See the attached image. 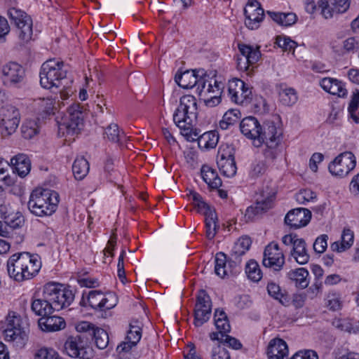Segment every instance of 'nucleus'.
<instances>
[{"mask_svg":"<svg viewBox=\"0 0 359 359\" xmlns=\"http://www.w3.org/2000/svg\"><path fill=\"white\" fill-rule=\"evenodd\" d=\"M43 299H36L32 302V311L41 318L69 306L74 299L71 290L63 285L48 283L43 286Z\"/></svg>","mask_w":359,"mask_h":359,"instance_id":"obj_1","label":"nucleus"},{"mask_svg":"<svg viewBox=\"0 0 359 359\" xmlns=\"http://www.w3.org/2000/svg\"><path fill=\"white\" fill-rule=\"evenodd\" d=\"M251 243L250 237L242 236L234 243L228 259L224 252H217L215 258L216 275L224 278L229 273H236V268L241 264V257L250 249Z\"/></svg>","mask_w":359,"mask_h":359,"instance_id":"obj_2","label":"nucleus"},{"mask_svg":"<svg viewBox=\"0 0 359 359\" xmlns=\"http://www.w3.org/2000/svg\"><path fill=\"white\" fill-rule=\"evenodd\" d=\"M41 267L36 257L28 252L15 253L7 261V271L9 276L16 281L29 280L35 276Z\"/></svg>","mask_w":359,"mask_h":359,"instance_id":"obj_3","label":"nucleus"},{"mask_svg":"<svg viewBox=\"0 0 359 359\" xmlns=\"http://www.w3.org/2000/svg\"><path fill=\"white\" fill-rule=\"evenodd\" d=\"M59 203V194L50 189H34L27 203L29 211L36 216H49L54 213Z\"/></svg>","mask_w":359,"mask_h":359,"instance_id":"obj_4","label":"nucleus"},{"mask_svg":"<svg viewBox=\"0 0 359 359\" xmlns=\"http://www.w3.org/2000/svg\"><path fill=\"white\" fill-rule=\"evenodd\" d=\"M197 102L194 96L185 95L180 98V104L173 114V121L182 130L183 135H189L197 118Z\"/></svg>","mask_w":359,"mask_h":359,"instance_id":"obj_5","label":"nucleus"},{"mask_svg":"<svg viewBox=\"0 0 359 359\" xmlns=\"http://www.w3.org/2000/svg\"><path fill=\"white\" fill-rule=\"evenodd\" d=\"M1 328L4 339L17 348H22L28 341L27 327H22L20 316L14 311H10L2 323Z\"/></svg>","mask_w":359,"mask_h":359,"instance_id":"obj_6","label":"nucleus"},{"mask_svg":"<svg viewBox=\"0 0 359 359\" xmlns=\"http://www.w3.org/2000/svg\"><path fill=\"white\" fill-rule=\"evenodd\" d=\"M62 61L50 59L46 61L41 67L40 83L43 88H59L62 81L67 76V69Z\"/></svg>","mask_w":359,"mask_h":359,"instance_id":"obj_7","label":"nucleus"},{"mask_svg":"<svg viewBox=\"0 0 359 359\" xmlns=\"http://www.w3.org/2000/svg\"><path fill=\"white\" fill-rule=\"evenodd\" d=\"M209 77L203 69L197 70H187L175 76V82L183 88H192L196 87L198 95H204L206 83Z\"/></svg>","mask_w":359,"mask_h":359,"instance_id":"obj_8","label":"nucleus"},{"mask_svg":"<svg viewBox=\"0 0 359 359\" xmlns=\"http://www.w3.org/2000/svg\"><path fill=\"white\" fill-rule=\"evenodd\" d=\"M8 16L11 22L15 25L17 28V33L19 39L23 43H27L32 39L33 30H32V20L23 11L16 8H11L8 11Z\"/></svg>","mask_w":359,"mask_h":359,"instance_id":"obj_9","label":"nucleus"},{"mask_svg":"<svg viewBox=\"0 0 359 359\" xmlns=\"http://www.w3.org/2000/svg\"><path fill=\"white\" fill-rule=\"evenodd\" d=\"M79 104L70 106L67 111V116L59 123V130L62 133L73 135L79 133L83 126V112Z\"/></svg>","mask_w":359,"mask_h":359,"instance_id":"obj_10","label":"nucleus"},{"mask_svg":"<svg viewBox=\"0 0 359 359\" xmlns=\"http://www.w3.org/2000/svg\"><path fill=\"white\" fill-rule=\"evenodd\" d=\"M1 79L4 85L8 88H19L24 83L25 69L15 62H9L1 68Z\"/></svg>","mask_w":359,"mask_h":359,"instance_id":"obj_11","label":"nucleus"},{"mask_svg":"<svg viewBox=\"0 0 359 359\" xmlns=\"http://www.w3.org/2000/svg\"><path fill=\"white\" fill-rule=\"evenodd\" d=\"M88 337L83 334H77L67 338L65 344V349L72 358L88 359L90 356L88 346Z\"/></svg>","mask_w":359,"mask_h":359,"instance_id":"obj_12","label":"nucleus"},{"mask_svg":"<svg viewBox=\"0 0 359 359\" xmlns=\"http://www.w3.org/2000/svg\"><path fill=\"white\" fill-rule=\"evenodd\" d=\"M212 313V302L205 290H201L197 295L194 311V324L201 327L209 320Z\"/></svg>","mask_w":359,"mask_h":359,"instance_id":"obj_13","label":"nucleus"},{"mask_svg":"<svg viewBox=\"0 0 359 359\" xmlns=\"http://www.w3.org/2000/svg\"><path fill=\"white\" fill-rule=\"evenodd\" d=\"M238 48L242 55L237 59V67L241 71L248 72L250 74L253 70V67L250 66L256 64L261 57V53L258 46H253L245 43H238Z\"/></svg>","mask_w":359,"mask_h":359,"instance_id":"obj_14","label":"nucleus"},{"mask_svg":"<svg viewBox=\"0 0 359 359\" xmlns=\"http://www.w3.org/2000/svg\"><path fill=\"white\" fill-rule=\"evenodd\" d=\"M355 156L351 152L346 151L339 154L330 163L328 169L332 175L344 177L355 167Z\"/></svg>","mask_w":359,"mask_h":359,"instance_id":"obj_15","label":"nucleus"},{"mask_svg":"<svg viewBox=\"0 0 359 359\" xmlns=\"http://www.w3.org/2000/svg\"><path fill=\"white\" fill-rule=\"evenodd\" d=\"M276 193L273 190H263L260 196L257 198L255 205L248 207L245 217L246 221L252 220L255 216L262 215L272 208Z\"/></svg>","mask_w":359,"mask_h":359,"instance_id":"obj_16","label":"nucleus"},{"mask_svg":"<svg viewBox=\"0 0 359 359\" xmlns=\"http://www.w3.org/2000/svg\"><path fill=\"white\" fill-rule=\"evenodd\" d=\"M229 95L232 102L241 104H248L252 99L251 88L244 81L233 79L229 83Z\"/></svg>","mask_w":359,"mask_h":359,"instance_id":"obj_17","label":"nucleus"},{"mask_svg":"<svg viewBox=\"0 0 359 359\" xmlns=\"http://www.w3.org/2000/svg\"><path fill=\"white\" fill-rule=\"evenodd\" d=\"M245 15V24L250 29H257L259 27L264 17V9L257 0H249L244 8Z\"/></svg>","mask_w":359,"mask_h":359,"instance_id":"obj_18","label":"nucleus"},{"mask_svg":"<svg viewBox=\"0 0 359 359\" xmlns=\"http://www.w3.org/2000/svg\"><path fill=\"white\" fill-rule=\"evenodd\" d=\"M89 305L95 310L104 311L114 308L117 304L114 294H103L100 290H92L88 295Z\"/></svg>","mask_w":359,"mask_h":359,"instance_id":"obj_19","label":"nucleus"},{"mask_svg":"<svg viewBox=\"0 0 359 359\" xmlns=\"http://www.w3.org/2000/svg\"><path fill=\"white\" fill-rule=\"evenodd\" d=\"M262 264L264 266L272 268L274 271H280L283 268L285 257L277 243H271L265 248Z\"/></svg>","mask_w":359,"mask_h":359,"instance_id":"obj_20","label":"nucleus"},{"mask_svg":"<svg viewBox=\"0 0 359 359\" xmlns=\"http://www.w3.org/2000/svg\"><path fill=\"white\" fill-rule=\"evenodd\" d=\"M259 136L257 137V147L264 143L266 147L275 148L280 142V133L278 131L277 127L272 121H266L261 126Z\"/></svg>","mask_w":359,"mask_h":359,"instance_id":"obj_21","label":"nucleus"},{"mask_svg":"<svg viewBox=\"0 0 359 359\" xmlns=\"http://www.w3.org/2000/svg\"><path fill=\"white\" fill-rule=\"evenodd\" d=\"M142 337L141 323L133 320L130 323V329L128 331L126 341L122 342L116 348L119 353L128 352L133 346H136Z\"/></svg>","mask_w":359,"mask_h":359,"instance_id":"obj_22","label":"nucleus"},{"mask_svg":"<svg viewBox=\"0 0 359 359\" xmlns=\"http://www.w3.org/2000/svg\"><path fill=\"white\" fill-rule=\"evenodd\" d=\"M311 217V211L306 208L293 209L287 212L285 223L293 229H299L307 225Z\"/></svg>","mask_w":359,"mask_h":359,"instance_id":"obj_23","label":"nucleus"},{"mask_svg":"<svg viewBox=\"0 0 359 359\" xmlns=\"http://www.w3.org/2000/svg\"><path fill=\"white\" fill-rule=\"evenodd\" d=\"M351 0H333L330 4L327 1H322L320 6L322 8L321 13L325 18H331L334 13H343L350 6Z\"/></svg>","mask_w":359,"mask_h":359,"instance_id":"obj_24","label":"nucleus"},{"mask_svg":"<svg viewBox=\"0 0 359 359\" xmlns=\"http://www.w3.org/2000/svg\"><path fill=\"white\" fill-rule=\"evenodd\" d=\"M261 126L258 120L253 116L244 118L240 123L241 133L246 137L253 140L255 143L257 142Z\"/></svg>","mask_w":359,"mask_h":359,"instance_id":"obj_25","label":"nucleus"},{"mask_svg":"<svg viewBox=\"0 0 359 359\" xmlns=\"http://www.w3.org/2000/svg\"><path fill=\"white\" fill-rule=\"evenodd\" d=\"M269 359H287L288 348L286 342L281 339H272L268 346Z\"/></svg>","mask_w":359,"mask_h":359,"instance_id":"obj_26","label":"nucleus"},{"mask_svg":"<svg viewBox=\"0 0 359 359\" xmlns=\"http://www.w3.org/2000/svg\"><path fill=\"white\" fill-rule=\"evenodd\" d=\"M8 167L11 166L13 172L21 177L27 176L31 170V163L25 154H18L11 159V163L6 161Z\"/></svg>","mask_w":359,"mask_h":359,"instance_id":"obj_27","label":"nucleus"},{"mask_svg":"<svg viewBox=\"0 0 359 359\" xmlns=\"http://www.w3.org/2000/svg\"><path fill=\"white\" fill-rule=\"evenodd\" d=\"M39 326L43 331L55 332L65 327V322L61 317L57 316H46L41 318L39 321Z\"/></svg>","mask_w":359,"mask_h":359,"instance_id":"obj_28","label":"nucleus"},{"mask_svg":"<svg viewBox=\"0 0 359 359\" xmlns=\"http://www.w3.org/2000/svg\"><path fill=\"white\" fill-rule=\"evenodd\" d=\"M291 255L299 264H305L309 260V255L307 252L306 244L303 238L296 240L291 251Z\"/></svg>","mask_w":359,"mask_h":359,"instance_id":"obj_29","label":"nucleus"},{"mask_svg":"<svg viewBox=\"0 0 359 359\" xmlns=\"http://www.w3.org/2000/svg\"><path fill=\"white\" fill-rule=\"evenodd\" d=\"M287 278L294 283L296 287L304 289L308 287L309 280L308 279L309 271L304 268H299L291 270L287 273Z\"/></svg>","mask_w":359,"mask_h":359,"instance_id":"obj_30","label":"nucleus"},{"mask_svg":"<svg viewBox=\"0 0 359 359\" xmlns=\"http://www.w3.org/2000/svg\"><path fill=\"white\" fill-rule=\"evenodd\" d=\"M202 178L212 189H217L222 186V180L217 172L208 165H203L201 168Z\"/></svg>","mask_w":359,"mask_h":359,"instance_id":"obj_31","label":"nucleus"},{"mask_svg":"<svg viewBox=\"0 0 359 359\" xmlns=\"http://www.w3.org/2000/svg\"><path fill=\"white\" fill-rule=\"evenodd\" d=\"M266 13L274 22L282 26H291L297 21V15L294 13L267 11Z\"/></svg>","mask_w":359,"mask_h":359,"instance_id":"obj_32","label":"nucleus"},{"mask_svg":"<svg viewBox=\"0 0 359 359\" xmlns=\"http://www.w3.org/2000/svg\"><path fill=\"white\" fill-rule=\"evenodd\" d=\"M74 177L78 180H83L89 171V163L83 157H78L72 165Z\"/></svg>","mask_w":359,"mask_h":359,"instance_id":"obj_33","label":"nucleus"},{"mask_svg":"<svg viewBox=\"0 0 359 359\" xmlns=\"http://www.w3.org/2000/svg\"><path fill=\"white\" fill-rule=\"evenodd\" d=\"M219 141V135L216 131H208L203 133L198 139V146L205 149L215 148Z\"/></svg>","mask_w":359,"mask_h":359,"instance_id":"obj_34","label":"nucleus"},{"mask_svg":"<svg viewBox=\"0 0 359 359\" xmlns=\"http://www.w3.org/2000/svg\"><path fill=\"white\" fill-rule=\"evenodd\" d=\"M217 164L224 176L231 177L236 174L237 167L235 158L217 160Z\"/></svg>","mask_w":359,"mask_h":359,"instance_id":"obj_35","label":"nucleus"},{"mask_svg":"<svg viewBox=\"0 0 359 359\" xmlns=\"http://www.w3.org/2000/svg\"><path fill=\"white\" fill-rule=\"evenodd\" d=\"M241 115V111L238 109H233L228 110L220 121L219 127L222 130H227L230 126L238 121Z\"/></svg>","mask_w":359,"mask_h":359,"instance_id":"obj_36","label":"nucleus"},{"mask_svg":"<svg viewBox=\"0 0 359 359\" xmlns=\"http://www.w3.org/2000/svg\"><path fill=\"white\" fill-rule=\"evenodd\" d=\"M204 95H199L200 98L203 100L205 104L208 107H214L220 102V97L218 95H211L212 93H215L213 90L212 81H209L206 83Z\"/></svg>","mask_w":359,"mask_h":359,"instance_id":"obj_37","label":"nucleus"},{"mask_svg":"<svg viewBox=\"0 0 359 359\" xmlns=\"http://www.w3.org/2000/svg\"><path fill=\"white\" fill-rule=\"evenodd\" d=\"M245 273L249 279L258 282L262 277V273L258 263L254 260L249 261L245 266Z\"/></svg>","mask_w":359,"mask_h":359,"instance_id":"obj_38","label":"nucleus"},{"mask_svg":"<svg viewBox=\"0 0 359 359\" xmlns=\"http://www.w3.org/2000/svg\"><path fill=\"white\" fill-rule=\"evenodd\" d=\"M92 336L94 338L96 346L99 349H104L109 344V335L104 330L96 327L95 330H93Z\"/></svg>","mask_w":359,"mask_h":359,"instance_id":"obj_39","label":"nucleus"},{"mask_svg":"<svg viewBox=\"0 0 359 359\" xmlns=\"http://www.w3.org/2000/svg\"><path fill=\"white\" fill-rule=\"evenodd\" d=\"M359 90L353 92L350 101L348 111L351 118L355 122L359 123Z\"/></svg>","mask_w":359,"mask_h":359,"instance_id":"obj_40","label":"nucleus"},{"mask_svg":"<svg viewBox=\"0 0 359 359\" xmlns=\"http://www.w3.org/2000/svg\"><path fill=\"white\" fill-rule=\"evenodd\" d=\"M22 135L25 139H31L39 131L37 123L34 120H27L21 127Z\"/></svg>","mask_w":359,"mask_h":359,"instance_id":"obj_41","label":"nucleus"},{"mask_svg":"<svg viewBox=\"0 0 359 359\" xmlns=\"http://www.w3.org/2000/svg\"><path fill=\"white\" fill-rule=\"evenodd\" d=\"M20 121L0 120V130L3 137H8L14 133L18 127Z\"/></svg>","mask_w":359,"mask_h":359,"instance_id":"obj_42","label":"nucleus"},{"mask_svg":"<svg viewBox=\"0 0 359 359\" xmlns=\"http://www.w3.org/2000/svg\"><path fill=\"white\" fill-rule=\"evenodd\" d=\"M280 102L285 106H291L297 101V96L294 89L286 88L279 93Z\"/></svg>","mask_w":359,"mask_h":359,"instance_id":"obj_43","label":"nucleus"},{"mask_svg":"<svg viewBox=\"0 0 359 359\" xmlns=\"http://www.w3.org/2000/svg\"><path fill=\"white\" fill-rule=\"evenodd\" d=\"M217 217L216 213H209L205 217L206 236L208 239H212L216 234Z\"/></svg>","mask_w":359,"mask_h":359,"instance_id":"obj_44","label":"nucleus"},{"mask_svg":"<svg viewBox=\"0 0 359 359\" xmlns=\"http://www.w3.org/2000/svg\"><path fill=\"white\" fill-rule=\"evenodd\" d=\"M104 137L112 142L118 143L121 140L122 135L120 133L119 128L116 123L109 124L104 133Z\"/></svg>","mask_w":359,"mask_h":359,"instance_id":"obj_45","label":"nucleus"},{"mask_svg":"<svg viewBox=\"0 0 359 359\" xmlns=\"http://www.w3.org/2000/svg\"><path fill=\"white\" fill-rule=\"evenodd\" d=\"M1 119L3 120H18L20 121V113L18 109L13 105L3 107L0 112Z\"/></svg>","mask_w":359,"mask_h":359,"instance_id":"obj_46","label":"nucleus"},{"mask_svg":"<svg viewBox=\"0 0 359 359\" xmlns=\"http://www.w3.org/2000/svg\"><path fill=\"white\" fill-rule=\"evenodd\" d=\"M235 148L232 144H222L218 150L217 160L235 158Z\"/></svg>","mask_w":359,"mask_h":359,"instance_id":"obj_47","label":"nucleus"},{"mask_svg":"<svg viewBox=\"0 0 359 359\" xmlns=\"http://www.w3.org/2000/svg\"><path fill=\"white\" fill-rule=\"evenodd\" d=\"M34 359H61L53 348H41L35 353Z\"/></svg>","mask_w":359,"mask_h":359,"instance_id":"obj_48","label":"nucleus"},{"mask_svg":"<svg viewBox=\"0 0 359 359\" xmlns=\"http://www.w3.org/2000/svg\"><path fill=\"white\" fill-rule=\"evenodd\" d=\"M328 236L323 234L318 236L313 243V250L316 252L321 254L323 253L327 247Z\"/></svg>","mask_w":359,"mask_h":359,"instance_id":"obj_49","label":"nucleus"},{"mask_svg":"<svg viewBox=\"0 0 359 359\" xmlns=\"http://www.w3.org/2000/svg\"><path fill=\"white\" fill-rule=\"evenodd\" d=\"M316 198V194L311 190L305 189L299 191L296 195V200L298 203L304 204L306 202H309Z\"/></svg>","mask_w":359,"mask_h":359,"instance_id":"obj_50","label":"nucleus"},{"mask_svg":"<svg viewBox=\"0 0 359 359\" xmlns=\"http://www.w3.org/2000/svg\"><path fill=\"white\" fill-rule=\"evenodd\" d=\"M353 232L349 229H344L341 234V243L343 244L342 249H348L353 243Z\"/></svg>","mask_w":359,"mask_h":359,"instance_id":"obj_51","label":"nucleus"},{"mask_svg":"<svg viewBox=\"0 0 359 359\" xmlns=\"http://www.w3.org/2000/svg\"><path fill=\"white\" fill-rule=\"evenodd\" d=\"M335 359H359V354L349 352L347 349L340 348L334 352Z\"/></svg>","mask_w":359,"mask_h":359,"instance_id":"obj_52","label":"nucleus"},{"mask_svg":"<svg viewBox=\"0 0 359 359\" xmlns=\"http://www.w3.org/2000/svg\"><path fill=\"white\" fill-rule=\"evenodd\" d=\"M76 329L79 332L78 334H83L88 337V336H92L93 330H95L96 327L90 323L83 321L76 325Z\"/></svg>","mask_w":359,"mask_h":359,"instance_id":"obj_53","label":"nucleus"},{"mask_svg":"<svg viewBox=\"0 0 359 359\" xmlns=\"http://www.w3.org/2000/svg\"><path fill=\"white\" fill-rule=\"evenodd\" d=\"M56 102L52 98H43L39 100V104L41 109L46 114L53 113Z\"/></svg>","mask_w":359,"mask_h":359,"instance_id":"obj_54","label":"nucleus"},{"mask_svg":"<svg viewBox=\"0 0 359 359\" xmlns=\"http://www.w3.org/2000/svg\"><path fill=\"white\" fill-rule=\"evenodd\" d=\"M335 81L336 82L333 83L332 88H330V90H329L328 93L334 95H337L340 97H345L347 94V90L344 88V84L337 79H336Z\"/></svg>","mask_w":359,"mask_h":359,"instance_id":"obj_55","label":"nucleus"},{"mask_svg":"<svg viewBox=\"0 0 359 359\" xmlns=\"http://www.w3.org/2000/svg\"><path fill=\"white\" fill-rule=\"evenodd\" d=\"M3 224H6L8 226V231H11L10 236L13 235V230L21 227L24 224V219L22 216L17 217L14 219L7 220Z\"/></svg>","mask_w":359,"mask_h":359,"instance_id":"obj_56","label":"nucleus"},{"mask_svg":"<svg viewBox=\"0 0 359 359\" xmlns=\"http://www.w3.org/2000/svg\"><path fill=\"white\" fill-rule=\"evenodd\" d=\"M212 359H231L228 351L223 346L218 345L212 351Z\"/></svg>","mask_w":359,"mask_h":359,"instance_id":"obj_57","label":"nucleus"},{"mask_svg":"<svg viewBox=\"0 0 359 359\" xmlns=\"http://www.w3.org/2000/svg\"><path fill=\"white\" fill-rule=\"evenodd\" d=\"M267 291L270 296L282 302L283 294L281 292L280 286L275 283H269L267 285Z\"/></svg>","mask_w":359,"mask_h":359,"instance_id":"obj_58","label":"nucleus"},{"mask_svg":"<svg viewBox=\"0 0 359 359\" xmlns=\"http://www.w3.org/2000/svg\"><path fill=\"white\" fill-rule=\"evenodd\" d=\"M215 325L216 328L219 331L222 337H224L225 334L229 333L231 330L229 320H222L221 318H216V323Z\"/></svg>","mask_w":359,"mask_h":359,"instance_id":"obj_59","label":"nucleus"},{"mask_svg":"<svg viewBox=\"0 0 359 359\" xmlns=\"http://www.w3.org/2000/svg\"><path fill=\"white\" fill-rule=\"evenodd\" d=\"M290 359H318L317 353L311 350L297 352Z\"/></svg>","mask_w":359,"mask_h":359,"instance_id":"obj_60","label":"nucleus"},{"mask_svg":"<svg viewBox=\"0 0 359 359\" xmlns=\"http://www.w3.org/2000/svg\"><path fill=\"white\" fill-rule=\"evenodd\" d=\"M266 170V165L263 161H256L252 165L251 175L253 177H258Z\"/></svg>","mask_w":359,"mask_h":359,"instance_id":"obj_61","label":"nucleus"},{"mask_svg":"<svg viewBox=\"0 0 359 359\" xmlns=\"http://www.w3.org/2000/svg\"><path fill=\"white\" fill-rule=\"evenodd\" d=\"M194 205L198 208V211L201 213H203L205 217L208 216L209 213L210 212L216 213L215 210H213L207 203H205L203 199L201 200Z\"/></svg>","mask_w":359,"mask_h":359,"instance_id":"obj_62","label":"nucleus"},{"mask_svg":"<svg viewBox=\"0 0 359 359\" xmlns=\"http://www.w3.org/2000/svg\"><path fill=\"white\" fill-rule=\"evenodd\" d=\"M324 158L321 153H314L309 161V167L313 172L318 170V163H320Z\"/></svg>","mask_w":359,"mask_h":359,"instance_id":"obj_63","label":"nucleus"},{"mask_svg":"<svg viewBox=\"0 0 359 359\" xmlns=\"http://www.w3.org/2000/svg\"><path fill=\"white\" fill-rule=\"evenodd\" d=\"M327 306L330 310L337 311L341 309V302L335 295L329 296Z\"/></svg>","mask_w":359,"mask_h":359,"instance_id":"obj_64","label":"nucleus"}]
</instances>
